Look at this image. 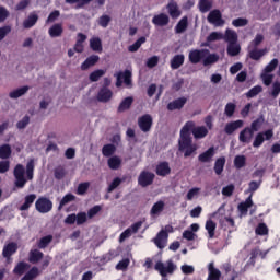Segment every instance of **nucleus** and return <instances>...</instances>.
<instances>
[{"instance_id":"obj_41","label":"nucleus","mask_w":280,"mask_h":280,"mask_svg":"<svg viewBox=\"0 0 280 280\" xmlns=\"http://www.w3.org/2000/svg\"><path fill=\"white\" fill-rule=\"evenodd\" d=\"M147 40L148 39L145 38V36L138 38L132 45L128 47V51H130L131 54L139 51V49H141V45H143Z\"/></svg>"},{"instance_id":"obj_39","label":"nucleus","mask_w":280,"mask_h":280,"mask_svg":"<svg viewBox=\"0 0 280 280\" xmlns=\"http://www.w3.org/2000/svg\"><path fill=\"white\" fill-rule=\"evenodd\" d=\"M62 24H54L49 31L48 34L51 38H58L59 36H62Z\"/></svg>"},{"instance_id":"obj_63","label":"nucleus","mask_w":280,"mask_h":280,"mask_svg":"<svg viewBox=\"0 0 280 280\" xmlns=\"http://www.w3.org/2000/svg\"><path fill=\"white\" fill-rule=\"evenodd\" d=\"M235 108L236 105L234 103H228L224 109L226 117H233V115H235Z\"/></svg>"},{"instance_id":"obj_27","label":"nucleus","mask_w":280,"mask_h":280,"mask_svg":"<svg viewBox=\"0 0 280 280\" xmlns=\"http://www.w3.org/2000/svg\"><path fill=\"white\" fill-rule=\"evenodd\" d=\"M205 229L208 231L209 240H213V237H215V229H218V224L210 219L206 221Z\"/></svg>"},{"instance_id":"obj_52","label":"nucleus","mask_w":280,"mask_h":280,"mask_svg":"<svg viewBox=\"0 0 280 280\" xmlns=\"http://www.w3.org/2000/svg\"><path fill=\"white\" fill-rule=\"evenodd\" d=\"M121 183H124V179L119 177H115L113 182L109 184V186L107 187V194H113V191H115V189H117V187H119Z\"/></svg>"},{"instance_id":"obj_36","label":"nucleus","mask_w":280,"mask_h":280,"mask_svg":"<svg viewBox=\"0 0 280 280\" xmlns=\"http://www.w3.org/2000/svg\"><path fill=\"white\" fill-rule=\"evenodd\" d=\"M109 170H119L121 167V158L114 155L107 160Z\"/></svg>"},{"instance_id":"obj_64","label":"nucleus","mask_w":280,"mask_h":280,"mask_svg":"<svg viewBox=\"0 0 280 280\" xmlns=\"http://www.w3.org/2000/svg\"><path fill=\"white\" fill-rule=\"evenodd\" d=\"M279 93H280V82L276 81L272 84V90H271V97H273V100H277V97H279Z\"/></svg>"},{"instance_id":"obj_25","label":"nucleus","mask_w":280,"mask_h":280,"mask_svg":"<svg viewBox=\"0 0 280 280\" xmlns=\"http://www.w3.org/2000/svg\"><path fill=\"white\" fill-rule=\"evenodd\" d=\"M183 65H185V55H175L171 59V69L173 70L180 69Z\"/></svg>"},{"instance_id":"obj_56","label":"nucleus","mask_w":280,"mask_h":280,"mask_svg":"<svg viewBox=\"0 0 280 280\" xmlns=\"http://www.w3.org/2000/svg\"><path fill=\"white\" fill-rule=\"evenodd\" d=\"M54 176L56 180H62V178L67 176V171H65V167L62 166H57L54 171Z\"/></svg>"},{"instance_id":"obj_54","label":"nucleus","mask_w":280,"mask_h":280,"mask_svg":"<svg viewBox=\"0 0 280 280\" xmlns=\"http://www.w3.org/2000/svg\"><path fill=\"white\" fill-rule=\"evenodd\" d=\"M106 74V71L102 70V69H98V70H95L93 71L91 74H90V81L91 82H98L100 81V78H102L103 75Z\"/></svg>"},{"instance_id":"obj_50","label":"nucleus","mask_w":280,"mask_h":280,"mask_svg":"<svg viewBox=\"0 0 280 280\" xmlns=\"http://www.w3.org/2000/svg\"><path fill=\"white\" fill-rule=\"evenodd\" d=\"M34 167H35L34 159L28 160L26 164V178L28 180H33L34 178Z\"/></svg>"},{"instance_id":"obj_22","label":"nucleus","mask_w":280,"mask_h":280,"mask_svg":"<svg viewBox=\"0 0 280 280\" xmlns=\"http://www.w3.org/2000/svg\"><path fill=\"white\" fill-rule=\"evenodd\" d=\"M214 155H215V149L213 147H210L207 151L199 154L198 161H200V163H209Z\"/></svg>"},{"instance_id":"obj_18","label":"nucleus","mask_w":280,"mask_h":280,"mask_svg":"<svg viewBox=\"0 0 280 280\" xmlns=\"http://www.w3.org/2000/svg\"><path fill=\"white\" fill-rule=\"evenodd\" d=\"M97 62H100V56L92 55L83 61V63L81 65V70L86 71V70L91 69V67H95V65H97Z\"/></svg>"},{"instance_id":"obj_58","label":"nucleus","mask_w":280,"mask_h":280,"mask_svg":"<svg viewBox=\"0 0 280 280\" xmlns=\"http://www.w3.org/2000/svg\"><path fill=\"white\" fill-rule=\"evenodd\" d=\"M212 3L209 0H199V10L200 12H209L212 8Z\"/></svg>"},{"instance_id":"obj_48","label":"nucleus","mask_w":280,"mask_h":280,"mask_svg":"<svg viewBox=\"0 0 280 280\" xmlns=\"http://www.w3.org/2000/svg\"><path fill=\"white\" fill-rule=\"evenodd\" d=\"M240 51H242V47L237 45V43H232L228 45V54L232 57L240 56Z\"/></svg>"},{"instance_id":"obj_30","label":"nucleus","mask_w":280,"mask_h":280,"mask_svg":"<svg viewBox=\"0 0 280 280\" xmlns=\"http://www.w3.org/2000/svg\"><path fill=\"white\" fill-rule=\"evenodd\" d=\"M266 51H267L266 49L253 48L248 51V56L250 60H261V58L266 56Z\"/></svg>"},{"instance_id":"obj_12","label":"nucleus","mask_w":280,"mask_h":280,"mask_svg":"<svg viewBox=\"0 0 280 280\" xmlns=\"http://www.w3.org/2000/svg\"><path fill=\"white\" fill-rule=\"evenodd\" d=\"M155 174L158 176H170V174H172V168L170 167V162H160L156 167H155Z\"/></svg>"},{"instance_id":"obj_8","label":"nucleus","mask_w":280,"mask_h":280,"mask_svg":"<svg viewBox=\"0 0 280 280\" xmlns=\"http://www.w3.org/2000/svg\"><path fill=\"white\" fill-rule=\"evenodd\" d=\"M154 178H156V175H154V173L149 171H142L138 177V185H140V187H150V185L154 183Z\"/></svg>"},{"instance_id":"obj_43","label":"nucleus","mask_w":280,"mask_h":280,"mask_svg":"<svg viewBox=\"0 0 280 280\" xmlns=\"http://www.w3.org/2000/svg\"><path fill=\"white\" fill-rule=\"evenodd\" d=\"M40 275V271L38 270V267H32L24 277L21 278V280H34L36 277Z\"/></svg>"},{"instance_id":"obj_62","label":"nucleus","mask_w":280,"mask_h":280,"mask_svg":"<svg viewBox=\"0 0 280 280\" xmlns=\"http://www.w3.org/2000/svg\"><path fill=\"white\" fill-rule=\"evenodd\" d=\"M232 25L234 27H246V25H248V20L244 18H237L232 21Z\"/></svg>"},{"instance_id":"obj_29","label":"nucleus","mask_w":280,"mask_h":280,"mask_svg":"<svg viewBox=\"0 0 280 280\" xmlns=\"http://www.w3.org/2000/svg\"><path fill=\"white\" fill-rule=\"evenodd\" d=\"M27 91H30V86L24 85L20 89L13 90L12 92L9 93V97H11V100H19V97H23V95H25V93H27Z\"/></svg>"},{"instance_id":"obj_44","label":"nucleus","mask_w":280,"mask_h":280,"mask_svg":"<svg viewBox=\"0 0 280 280\" xmlns=\"http://www.w3.org/2000/svg\"><path fill=\"white\" fill-rule=\"evenodd\" d=\"M115 152H117V147H115V144H105L102 148V154L103 156H113V154H115Z\"/></svg>"},{"instance_id":"obj_42","label":"nucleus","mask_w":280,"mask_h":280,"mask_svg":"<svg viewBox=\"0 0 280 280\" xmlns=\"http://www.w3.org/2000/svg\"><path fill=\"white\" fill-rule=\"evenodd\" d=\"M12 156V147L10 144L0 145V159H10Z\"/></svg>"},{"instance_id":"obj_19","label":"nucleus","mask_w":280,"mask_h":280,"mask_svg":"<svg viewBox=\"0 0 280 280\" xmlns=\"http://www.w3.org/2000/svg\"><path fill=\"white\" fill-rule=\"evenodd\" d=\"M168 234L167 231L165 230H161L156 237L153 240L155 246H158V248L163 249L165 248V240H167Z\"/></svg>"},{"instance_id":"obj_23","label":"nucleus","mask_w":280,"mask_h":280,"mask_svg":"<svg viewBox=\"0 0 280 280\" xmlns=\"http://www.w3.org/2000/svg\"><path fill=\"white\" fill-rule=\"evenodd\" d=\"M187 27H189V18H187V15H185L176 24L175 34H183L184 32H187Z\"/></svg>"},{"instance_id":"obj_20","label":"nucleus","mask_w":280,"mask_h":280,"mask_svg":"<svg viewBox=\"0 0 280 280\" xmlns=\"http://www.w3.org/2000/svg\"><path fill=\"white\" fill-rule=\"evenodd\" d=\"M244 126V120H235L228 122L224 128L225 135H233L235 130H238V128H242Z\"/></svg>"},{"instance_id":"obj_57","label":"nucleus","mask_w":280,"mask_h":280,"mask_svg":"<svg viewBox=\"0 0 280 280\" xmlns=\"http://www.w3.org/2000/svg\"><path fill=\"white\" fill-rule=\"evenodd\" d=\"M89 187H91V183L89 182L79 184L77 188L78 196H84L89 191Z\"/></svg>"},{"instance_id":"obj_11","label":"nucleus","mask_w":280,"mask_h":280,"mask_svg":"<svg viewBox=\"0 0 280 280\" xmlns=\"http://www.w3.org/2000/svg\"><path fill=\"white\" fill-rule=\"evenodd\" d=\"M16 250H19V244L16 242H10L3 246L2 256L7 261H10L12 255L16 254Z\"/></svg>"},{"instance_id":"obj_47","label":"nucleus","mask_w":280,"mask_h":280,"mask_svg":"<svg viewBox=\"0 0 280 280\" xmlns=\"http://www.w3.org/2000/svg\"><path fill=\"white\" fill-rule=\"evenodd\" d=\"M262 183H264V179H259L258 182H256V180L249 182L248 189H247L246 194H250V196H253V194L261 187Z\"/></svg>"},{"instance_id":"obj_34","label":"nucleus","mask_w":280,"mask_h":280,"mask_svg":"<svg viewBox=\"0 0 280 280\" xmlns=\"http://www.w3.org/2000/svg\"><path fill=\"white\" fill-rule=\"evenodd\" d=\"M253 207V195H250L245 201L238 205V211L243 214L248 213V209Z\"/></svg>"},{"instance_id":"obj_3","label":"nucleus","mask_w":280,"mask_h":280,"mask_svg":"<svg viewBox=\"0 0 280 280\" xmlns=\"http://www.w3.org/2000/svg\"><path fill=\"white\" fill-rule=\"evenodd\" d=\"M154 269L161 275V277H167V275H174L176 271V265L174 261L168 260L165 267L163 261H158L154 266Z\"/></svg>"},{"instance_id":"obj_51","label":"nucleus","mask_w":280,"mask_h":280,"mask_svg":"<svg viewBox=\"0 0 280 280\" xmlns=\"http://www.w3.org/2000/svg\"><path fill=\"white\" fill-rule=\"evenodd\" d=\"M245 165H246L245 155H236L234 158V167H236V170H242V167H245Z\"/></svg>"},{"instance_id":"obj_1","label":"nucleus","mask_w":280,"mask_h":280,"mask_svg":"<svg viewBox=\"0 0 280 280\" xmlns=\"http://www.w3.org/2000/svg\"><path fill=\"white\" fill-rule=\"evenodd\" d=\"M191 132L195 139H205V137L209 135V129L205 126L196 127V122L194 120L185 122L180 129L178 140L179 152H184L185 159L191 156V154L198 150V147L194 144V140L191 139Z\"/></svg>"},{"instance_id":"obj_2","label":"nucleus","mask_w":280,"mask_h":280,"mask_svg":"<svg viewBox=\"0 0 280 280\" xmlns=\"http://www.w3.org/2000/svg\"><path fill=\"white\" fill-rule=\"evenodd\" d=\"M13 175L15 178V187H18V189H23V187L27 185V179L25 178V167H23L22 164H16L13 170Z\"/></svg>"},{"instance_id":"obj_6","label":"nucleus","mask_w":280,"mask_h":280,"mask_svg":"<svg viewBox=\"0 0 280 280\" xmlns=\"http://www.w3.org/2000/svg\"><path fill=\"white\" fill-rule=\"evenodd\" d=\"M209 56V49H194L188 55L189 62L191 65H198L201 60H205Z\"/></svg>"},{"instance_id":"obj_49","label":"nucleus","mask_w":280,"mask_h":280,"mask_svg":"<svg viewBox=\"0 0 280 280\" xmlns=\"http://www.w3.org/2000/svg\"><path fill=\"white\" fill-rule=\"evenodd\" d=\"M264 91V88L261 85H255L247 93H245L247 100H252V97H257L259 93Z\"/></svg>"},{"instance_id":"obj_45","label":"nucleus","mask_w":280,"mask_h":280,"mask_svg":"<svg viewBox=\"0 0 280 280\" xmlns=\"http://www.w3.org/2000/svg\"><path fill=\"white\" fill-rule=\"evenodd\" d=\"M225 42L229 43V45L233 44V43H237V33L231 28H228L225 31Z\"/></svg>"},{"instance_id":"obj_35","label":"nucleus","mask_w":280,"mask_h":280,"mask_svg":"<svg viewBox=\"0 0 280 280\" xmlns=\"http://www.w3.org/2000/svg\"><path fill=\"white\" fill-rule=\"evenodd\" d=\"M75 195L71 192L65 195L59 202L58 211H62V208L66 207V205H69V202H75Z\"/></svg>"},{"instance_id":"obj_37","label":"nucleus","mask_w":280,"mask_h":280,"mask_svg":"<svg viewBox=\"0 0 280 280\" xmlns=\"http://www.w3.org/2000/svg\"><path fill=\"white\" fill-rule=\"evenodd\" d=\"M51 242H54V235L48 234L44 237H42L38 242H37V247L43 250L45 248H47V246H49L51 244Z\"/></svg>"},{"instance_id":"obj_13","label":"nucleus","mask_w":280,"mask_h":280,"mask_svg":"<svg viewBox=\"0 0 280 280\" xmlns=\"http://www.w3.org/2000/svg\"><path fill=\"white\" fill-rule=\"evenodd\" d=\"M96 100L98 102H102L103 104L110 102V100H113V91H110V89L108 88H101L97 93Z\"/></svg>"},{"instance_id":"obj_16","label":"nucleus","mask_w":280,"mask_h":280,"mask_svg":"<svg viewBox=\"0 0 280 280\" xmlns=\"http://www.w3.org/2000/svg\"><path fill=\"white\" fill-rule=\"evenodd\" d=\"M36 202V194H30L24 197V202L18 208L19 211H30L32 205Z\"/></svg>"},{"instance_id":"obj_59","label":"nucleus","mask_w":280,"mask_h":280,"mask_svg":"<svg viewBox=\"0 0 280 280\" xmlns=\"http://www.w3.org/2000/svg\"><path fill=\"white\" fill-rule=\"evenodd\" d=\"M256 235H268L269 230H268V225H266V223H259L255 230Z\"/></svg>"},{"instance_id":"obj_31","label":"nucleus","mask_w":280,"mask_h":280,"mask_svg":"<svg viewBox=\"0 0 280 280\" xmlns=\"http://www.w3.org/2000/svg\"><path fill=\"white\" fill-rule=\"evenodd\" d=\"M164 209H165V202L160 200L152 206V208L150 210V215H152V217L161 215V213H163Z\"/></svg>"},{"instance_id":"obj_9","label":"nucleus","mask_w":280,"mask_h":280,"mask_svg":"<svg viewBox=\"0 0 280 280\" xmlns=\"http://www.w3.org/2000/svg\"><path fill=\"white\" fill-rule=\"evenodd\" d=\"M116 86L119 89L121 84H126V86H130L132 84V72L130 70H125L124 72H118L116 75Z\"/></svg>"},{"instance_id":"obj_53","label":"nucleus","mask_w":280,"mask_h":280,"mask_svg":"<svg viewBox=\"0 0 280 280\" xmlns=\"http://www.w3.org/2000/svg\"><path fill=\"white\" fill-rule=\"evenodd\" d=\"M260 78L265 84V86H270L272 84V80H275V75L270 74V72H264L260 74Z\"/></svg>"},{"instance_id":"obj_33","label":"nucleus","mask_w":280,"mask_h":280,"mask_svg":"<svg viewBox=\"0 0 280 280\" xmlns=\"http://www.w3.org/2000/svg\"><path fill=\"white\" fill-rule=\"evenodd\" d=\"M90 47H91L92 51L102 54V51H103L102 39H100V37H92L90 39Z\"/></svg>"},{"instance_id":"obj_17","label":"nucleus","mask_w":280,"mask_h":280,"mask_svg":"<svg viewBox=\"0 0 280 280\" xmlns=\"http://www.w3.org/2000/svg\"><path fill=\"white\" fill-rule=\"evenodd\" d=\"M166 10H168L171 19H178L180 14H183L180 9L178 8V3L174 1L168 2V4L166 5Z\"/></svg>"},{"instance_id":"obj_15","label":"nucleus","mask_w":280,"mask_h":280,"mask_svg":"<svg viewBox=\"0 0 280 280\" xmlns=\"http://www.w3.org/2000/svg\"><path fill=\"white\" fill-rule=\"evenodd\" d=\"M255 132L250 130V127H245L238 135V141L241 143H249L253 140Z\"/></svg>"},{"instance_id":"obj_21","label":"nucleus","mask_w":280,"mask_h":280,"mask_svg":"<svg viewBox=\"0 0 280 280\" xmlns=\"http://www.w3.org/2000/svg\"><path fill=\"white\" fill-rule=\"evenodd\" d=\"M187 104V98L179 97L167 104V110H180Z\"/></svg>"},{"instance_id":"obj_10","label":"nucleus","mask_w":280,"mask_h":280,"mask_svg":"<svg viewBox=\"0 0 280 280\" xmlns=\"http://www.w3.org/2000/svg\"><path fill=\"white\" fill-rule=\"evenodd\" d=\"M208 23L215 25V27H222L224 20L222 19V12L215 9L208 14Z\"/></svg>"},{"instance_id":"obj_14","label":"nucleus","mask_w":280,"mask_h":280,"mask_svg":"<svg viewBox=\"0 0 280 280\" xmlns=\"http://www.w3.org/2000/svg\"><path fill=\"white\" fill-rule=\"evenodd\" d=\"M152 23L158 27H165L166 25H170V15L165 13H160L158 15H154L152 19Z\"/></svg>"},{"instance_id":"obj_28","label":"nucleus","mask_w":280,"mask_h":280,"mask_svg":"<svg viewBox=\"0 0 280 280\" xmlns=\"http://www.w3.org/2000/svg\"><path fill=\"white\" fill-rule=\"evenodd\" d=\"M30 270V264L25 261H20L13 269V275H18V277H21L25 275Z\"/></svg>"},{"instance_id":"obj_26","label":"nucleus","mask_w":280,"mask_h":280,"mask_svg":"<svg viewBox=\"0 0 280 280\" xmlns=\"http://www.w3.org/2000/svg\"><path fill=\"white\" fill-rule=\"evenodd\" d=\"M44 257H45V254H43V252L38 249H32L28 253V261L31 264H38V261H40V259H43Z\"/></svg>"},{"instance_id":"obj_32","label":"nucleus","mask_w":280,"mask_h":280,"mask_svg":"<svg viewBox=\"0 0 280 280\" xmlns=\"http://www.w3.org/2000/svg\"><path fill=\"white\" fill-rule=\"evenodd\" d=\"M224 165H226V158L222 156L217 159L214 163V172L217 176H220L224 172Z\"/></svg>"},{"instance_id":"obj_4","label":"nucleus","mask_w":280,"mask_h":280,"mask_svg":"<svg viewBox=\"0 0 280 280\" xmlns=\"http://www.w3.org/2000/svg\"><path fill=\"white\" fill-rule=\"evenodd\" d=\"M38 213H49L54 209V202L47 197H39L35 202Z\"/></svg>"},{"instance_id":"obj_24","label":"nucleus","mask_w":280,"mask_h":280,"mask_svg":"<svg viewBox=\"0 0 280 280\" xmlns=\"http://www.w3.org/2000/svg\"><path fill=\"white\" fill-rule=\"evenodd\" d=\"M38 23V14L31 13L26 20L23 22L24 30H32Z\"/></svg>"},{"instance_id":"obj_40","label":"nucleus","mask_w":280,"mask_h":280,"mask_svg":"<svg viewBox=\"0 0 280 280\" xmlns=\"http://www.w3.org/2000/svg\"><path fill=\"white\" fill-rule=\"evenodd\" d=\"M220 60V56L218 54H208L202 61L203 67H209V65H215Z\"/></svg>"},{"instance_id":"obj_7","label":"nucleus","mask_w":280,"mask_h":280,"mask_svg":"<svg viewBox=\"0 0 280 280\" xmlns=\"http://www.w3.org/2000/svg\"><path fill=\"white\" fill-rule=\"evenodd\" d=\"M154 124L152 115L144 114L138 118V126L142 132H150Z\"/></svg>"},{"instance_id":"obj_46","label":"nucleus","mask_w":280,"mask_h":280,"mask_svg":"<svg viewBox=\"0 0 280 280\" xmlns=\"http://www.w3.org/2000/svg\"><path fill=\"white\" fill-rule=\"evenodd\" d=\"M264 121H266L264 116H259L256 120L252 122L249 130L254 132H259V129L261 128V126H264Z\"/></svg>"},{"instance_id":"obj_38","label":"nucleus","mask_w":280,"mask_h":280,"mask_svg":"<svg viewBox=\"0 0 280 280\" xmlns=\"http://www.w3.org/2000/svg\"><path fill=\"white\" fill-rule=\"evenodd\" d=\"M132 102H135V98H132V96H128L122 100L118 106V113H125V110H129L130 106H132Z\"/></svg>"},{"instance_id":"obj_5","label":"nucleus","mask_w":280,"mask_h":280,"mask_svg":"<svg viewBox=\"0 0 280 280\" xmlns=\"http://www.w3.org/2000/svg\"><path fill=\"white\" fill-rule=\"evenodd\" d=\"M275 137V131L272 129H268L262 132H258L254 139L253 148H261L265 141H270Z\"/></svg>"},{"instance_id":"obj_61","label":"nucleus","mask_w":280,"mask_h":280,"mask_svg":"<svg viewBox=\"0 0 280 280\" xmlns=\"http://www.w3.org/2000/svg\"><path fill=\"white\" fill-rule=\"evenodd\" d=\"M224 38V35L222 33L212 32L207 37V43H214V40H222Z\"/></svg>"},{"instance_id":"obj_55","label":"nucleus","mask_w":280,"mask_h":280,"mask_svg":"<svg viewBox=\"0 0 280 280\" xmlns=\"http://www.w3.org/2000/svg\"><path fill=\"white\" fill-rule=\"evenodd\" d=\"M277 67H279V59L275 58L265 67L264 72L272 73Z\"/></svg>"},{"instance_id":"obj_60","label":"nucleus","mask_w":280,"mask_h":280,"mask_svg":"<svg viewBox=\"0 0 280 280\" xmlns=\"http://www.w3.org/2000/svg\"><path fill=\"white\" fill-rule=\"evenodd\" d=\"M262 43H264V35L257 34V35L255 36L254 40L250 42L248 49H250V47L257 48V47H259Z\"/></svg>"}]
</instances>
